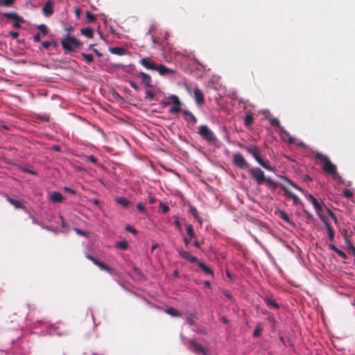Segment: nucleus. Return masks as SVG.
<instances>
[{"label":"nucleus","mask_w":355,"mask_h":355,"mask_svg":"<svg viewBox=\"0 0 355 355\" xmlns=\"http://www.w3.org/2000/svg\"><path fill=\"white\" fill-rule=\"evenodd\" d=\"M250 178L255 181L258 185L266 183L268 188L272 191H275L277 187V182H275L270 177H266L264 171L259 167H253L249 170Z\"/></svg>","instance_id":"f257e3e1"},{"label":"nucleus","mask_w":355,"mask_h":355,"mask_svg":"<svg viewBox=\"0 0 355 355\" xmlns=\"http://www.w3.org/2000/svg\"><path fill=\"white\" fill-rule=\"evenodd\" d=\"M315 157L320 162L322 168L325 173L331 175L334 180L340 183H343V179L337 171L336 166L330 161L329 158L327 155L320 153H317L315 154Z\"/></svg>","instance_id":"f03ea898"},{"label":"nucleus","mask_w":355,"mask_h":355,"mask_svg":"<svg viewBox=\"0 0 355 355\" xmlns=\"http://www.w3.org/2000/svg\"><path fill=\"white\" fill-rule=\"evenodd\" d=\"M244 148L252 155L255 160L265 169L269 171H274L275 168L271 166L269 160L263 159L261 156V150L254 145H249L244 147Z\"/></svg>","instance_id":"7ed1b4c3"},{"label":"nucleus","mask_w":355,"mask_h":355,"mask_svg":"<svg viewBox=\"0 0 355 355\" xmlns=\"http://www.w3.org/2000/svg\"><path fill=\"white\" fill-rule=\"evenodd\" d=\"M61 45L65 52L75 51L82 46V43L70 33L66 34L61 40Z\"/></svg>","instance_id":"20e7f679"},{"label":"nucleus","mask_w":355,"mask_h":355,"mask_svg":"<svg viewBox=\"0 0 355 355\" xmlns=\"http://www.w3.org/2000/svg\"><path fill=\"white\" fill-rule=\"evenodd\" d=\"M198 133L205 141L209 143H215L217 137L213 131L206 125H202L198 128Z\"/></svg>","instance_id":"39448f33"},{"label":"nucleus","mask_w":355,"mask_h":355,"mask_svg":"<svg viewBox=\"0 0 355 355\" xmlns=\"http://www.w3.org/2000/svg\"><path fill=\"white\" fill-rule=\"evenodd\" d=\"M85 257L93 262L96 266H98L101 270L107 272L110 274H113L114 270L105 263L98 261L95 257L89 254H86Z\"/></svg>","instance_id":"423d86ee"},{"label":"nucleus","mask_w":355,"mask_h":355,"mask_svg":"<svg viewBox=\"0 0 355 355\" xmlns=\"http://www.w3.org/2000/svg\"><path fill=\"white\" fill-rule=\"evenodd\" d=\"M306 198L313 205L320 219L321 220H324V219L327 218V217L322 214V211L323 210L322 206L319 203L318 200L311 194H309Z\"/></svg>","instance_id":"0eeeda50"},{"label":"nucleus","mask_w":355,"mask_h":355,"mask_svg":"<svg viewBox=\"0 0 355 355\" xmlns=\"http://www.w3.org/2000/svg\"><path fill=\"white\" fill-rule=\"evenodd\" d=\"M232 161L234 164L240 168H247L249 166L248 163L241 153H234Z\"/></svg>","instance_id":"6e6552de"},{"label":"nucleus","mask_w":355,"mask_h":355,"mask_svg":"<svg viewBox=\"0 0 355 355\" xmlns=\"http://www.w3.org/2000/svg\"><path fill=\"white\" fill-rule=\"evenodd\" d=\"M169 99L172 100L173 106L169 110V112L171 114H177L182 111V108L180 107V101L179 98L175 95H170Z\"/></svg>","instance_id":"1a4fd4ad"},{"label":"nucleus","mask_w":355,"mask_h":355,"mask_svg":"<svg viewBox=\"0 0 355 355\" xmlns=\"http://www.w3.org/2000/svg\"><path fill=\"white\" fill-rule=\"evenodd\" d=\"M135 76L138 78H140L141 80V83L146 87H153V80L150 75L144 72H138L135 74Z\"/></svg>","instance_id":"9d476101"},{"label":"nucleus","mask_w":355,"mask_h":355,"mask_svg":"<svg viewBox=\"0 0 355 355\" xmlns=\"http://www.w3.org/2000/svg\"><path fill=\"white\" fill-rule=\"evenodd\" d=\"M194 98L196 103L199 105H202L205 103V98L202 92L198 88L195 87L193 90Z\"/></svg>","instance_id":"9b49d317"},{"label":"nucleus","mask_w":355,"mask_h":355,"mask_svg":"<svg viewBox=\"0 0 355 355\" xmlns=\"http://www.w3.org/2000/svg\"><path fill=\"white\" fill-rule=\"evenodd\" d=\"M53 6L54 3L52 1H47L42 8L43 14L46 17L51 16L53 13Z\"/></svg>","instance_id":"f8f14e48"},{"label":"nucleus","mask_w":355,"mask_h":355,"mask_svg":"<svg viewBox=\"0 0 355 355\" xmlns=\"http://www.w3.org/2000/svg\"><path fill=\"white\" fill-rule=\"evenodd\" d=\"M140 64H142L147 69L155 71L157 64L153 62L149 58H144L140 60Z\"/></svg>","instance_id":"ddd939ff"},{"label":"nucleus","mask_w":355,"mask_h":355,"mask_svg":"<svg viewBox=\"0 0 355 355\" xmlns=\"http://www.w3.org/2000/svg\"><path fill=\"white\" fill-rule=\"evenodd\" d=\"M322 221L324 223V225L326 226L327 233V236H328L329 241H333L334 239V236H335V232H334V228L331 226L327 218H325L324 220H322Z\"/></svg>","instance_id":"4468645a"},{"label":"nucleus","mask_w":355,"mask_h":355,"mask_svg":"<svg viewBox=\"0 0 355 355\" xmlns=\"http://www.w3.org/2000/svg\"><path fill=\"white\" fill-rule=\"evenodd\" d=\"M269 122H270L271 125L277 126L279 129V130L281 131L282 133H284L286 135H288L289 136L288 132L284 129V128L283 126L281 125L278 119H277V118L269 119Z\"/></svg>","instance_id":"2eb2a0df"},{"label":"nucleus","mask_w":355,"mask_h":355,"mask_svg":"<svg viewBox=\"0 0 355 355\" xmlns=\"http://www.w3.org/2000/svg\"><path fill=\"white\" fill-rule=\"evenodd\" d=\"M155 71H158L159 73L162 76L166 75L167 73H174V70L167 68L163 64L157 65Z\"/></svg>","instance_id":"dca6fc26"},{"label":"nucleus","mask_w":355,"mask_h":355,"mask_svg":"<svg viewBox=\"0 0 355 355\" xmlns=\"http://www.w3.org/2000/svg\"><path fill=\"white\" fill-rule=\"evenodd\" d=\"M189 343L190 345H191L194 347L195 352L196 353H201L203 355H207L206 350L203 348V347L200 344H199V343H196V342H195L194 340H190L189 341Z\"/></svg>","instance_id":"f3484780"},{"label":"nucleus","mask_w":355,"mask_h":355,"mask_svg":"<svg viewBox=\"0 0 355 355\" xmlns=\"http://www.w3.org/2000/svg\"><path fill=\"white\" fill-rule=\"evenodd\" d=\"M7 201L13 205L16 209H25L23 202L20 200H17L10 198V196L6 197Z\"/></svg>","instance_id":"a211bd4d"},{"label":"nucleus","mask_w":355,"mask_h":355,"mask_svg":"<svg viewBox=\"0 0 355 355\" xmlns=\"http://www.w3.org/2000/svg\"><path fill=\"white\" fill-rule=\"evenodd\" d=\"M263 301L266 304L270 307L275 309H278L279 308V305L270 297L266 296L263 298Z\"/></svg>","instance_id":"6ab92c4d"},{"label":"nucleus","mask_w":355,"mask_h":355,"mask_svg":"<svg viewBox=\"0 0 355 355\" xmlns=\"http://www.w3.org/2000/svg\"><path fill=\"white\" fill-rule=\"evenodd\" d=\"M64 199L62 195L58 191H54L50 196V200L53 202H61Z\"/></svg>","instance_id":"aec40b11"},{"label":"nucleus","mask_w":355,"mask_h":355,"mask_svg":"<svg viewBox=\"0 0 355 355\" xmlns=\"http://www.w3.org/2000/svg\"><path fill=\"white\" fill-rule=\"evenodd\" d=\"M115 201L124 208H128L131 205V202L124 197H117L116 198Z\"/></svg>","instance_id":"412c9836"},{"label":"nucleus","mask_w":355,"mask_h":355,"mask_svg":"<svg viewBox=\"0 0 355 355\" xmlns=\"http://www.w3.org/2000/svg\"><path fill=\"white\" fill-rule=\"evenodd\" d=\"M198 266L205 272V274L211 276L214 275V272L212 269L210 267L207 266L206 264H205L203 262L198 263Z\"/></svg>","instance_id":"4be33fe9"},{"label":"nucleus","mask_w":355,"mask_h":355,"mask_svg":"<svg viewBox=\"0 0 355 355\" xmlns=\"http://www.w3.org/2000/svg\"><path fill=\"white\" fill-rule=\"evenodd\" d=\"M3 16L8 19H15V21H24V19L21 17L19 16L15 12H5L3 13Z\"/></svg>","instance_id":"5701e85b"},{"label":"nucleus","mask_w":355,"mask_h":355,"mask_svg":"<svg viewBox=\"0 0 355 355\" xmlns=\"http://www.w3.org/2000/svg\"><path fill=\"white\" fill-rule=\"evenodd\" d=\"M345 239L349 254L355 257V247L352 244L349 239L347 236H345Z\"/></svg>","instance_id":"b1692460"},{"label":"nucleus","mask_w":355,"mask_h":355,"mask_svg":"<svg viewBox=\"0 0 355 355\" xmlns=\"http://www.w3.org/2000/svg\"><path fill=\"white\" fill-rule=\"evenodd\" d=\"M186 230H187V234L188 236L190 237V239H194L196 237L195 230H194V228L192 225H191V224L186 225Z\"/></svg>","instance_id":"393cba45"},{"label":"nucleus","mask_w":355,"mask_h":355,"mask_svg":"<svg viewBox=\"0 0 355 355\" xmlns=\"http://www.w3.org/2000/svg\"><path fill=\"white\" fill-rule=\"evenodd\" d=\"M81 33L88 38H92L94 36L93 30L91 28H84L80 30Z\"/></svg>","instance_id":"a878e982"},{"label":"nucleus","mask_w":355,"mask_h":355,"mask_svg":"<svg viewBox=\"0 0 355 355\" xmlns=\"http://www.w3.org/2000/svg\"><path fill=\"white\" fill-rule=\"evenodd\" d=\"M110 51L113 54L122 55L125 54V50L121 47H112L110 49Z\"/></svg>","instance_id":"bb28decb"},{"label":"nucleus","mask_w":355,"mask_h":355,"mask_svg":"<svg viewBox=\"0 0 355 355\" xmlns=\"http://www.w3.org/2000/svg\"><path fill=\"white\" fill-rule=\"evenodd\" d=\"M254 122V117L252 114H247L244 119V125L246 127L250 126Z\"/></svg>","instance_id":"cd10ccee"},{"label":"nucleus","mask_w":355,"mask_h":355,"mask_svg":"<svg viewBox=\"0 0 355 355\" xmlns=\"http://www.w3.org/2000/svg\"><path fill=\"white\" fill-rule=\"evenodd\" d=\"M277 214L279 217L281 218L284 222L291 223L290 218L285 211L279 210Z\"/></svg>","instance_id":"c85d7f7f"},{"label":"nucleus","mask_w":355,"mask_h":355,"mask_svg":"<svg viewBox=\"0 0 355 355\" xmlns=\"http://www.w3.org/2000/svg\"><path fill=\"white\" fill-rule=\"evenodd\" d=\"M116 247L120 250H125L128 248V243L126 241H121L116 243Z\"/></svg>","instance_id":"c756f323"},{"label":"nucleus","mask_w":355,"mask_h":355,"mask_svg":"<svg viewBox=\"0 0 355 355\" xmlns=\"http://www.w3.org/2000/svg\"><path fill=\"white\" fill-rule=\"evenodd\" d=\"M166 313L175 317H179L181 315V313L173 308H168L166 309Z\"/></svg>","instance_id":"7c9ffc66"},{"label":"nucleus","mask_w":355,"mask_h":355,"mask_svg":"<svg viewBox=\"0 0 355 355\" xmlns=\"http://www.w3.org/2000/svg\"><path fill=\"white\" fill-rule=\"evenodd\" d=\"M179 254L181 256L182 258L184 259H186L189 261L190 259V257L191 256V253L189 252L185 251L184 250H180L178 251Z\"/></svg>","instance_id":"2f4dec72"},{"label":"nucleus","mask_w":355,"mask_h":355,"mask_svg":"<svg viewBox=\"0 0 355 355\" xmlns=\"http://www.w3.org/2000/svg\"><path fill=\"white\" fill-rule=\"evenodd\" d=\"M182 113L184 116H189L193 123H197V118L189 110H184L182 111Z\"/></svg>","instance_id":"473e14b6"},{"label":"nucleus","mask_w":355,"mask_h":355,"mask_svg":"<svg viewBox=\"0 0 355 355\" xmlns=\"http://www.w3.org/2000/svg\"><path fill=\"white\" fill-rule=\"evenodd\" d=\"M84 160L85 162H89L93 164H96L98 162V159L94 155H87L84 157Z\"/></svg>","instance_id":"72a5a7b5"},{"label":"nucleus","mask_w":355,"mask_h":355,"mask_svg":"<svg viewBox=\"0 0 355 355\" xmlns=\"http://www.w3.org/2000/svg\"><path fill=\"white\" fill-rule=\"evenodd\" d=\"M262 331L263 328L261 327V325L259 324H257L254 330L253 336L257 338L259 337Z\"/></svg>","instance_id":"f704fd0d"},{"label":"nucleus","mask_w":355,"mask_h":355,"mask_svg":"<svg viewBox=\"0 0 355 355\" xmlns=\"http://www.w3.org/2000/svg\"><path fill=\"white\" fill-rule=\"evenodd\" d=\"M190 211H191V213L192 214V216L196 219L198 220V221L200 220V217L199 216V213L197 210V209L196 207H191L190 208Z\"/></svg>","instance_id":"c9c22d12"},{"label":"nucleus","mask_w":355,"mask_h":355,"mask_svg":"<svg viewBox=\"0 0 355 355\" xmlns=\"http://www.w3.org/2000/svg\"><path fill=\"white\" fill-rule=\"evenodd\" d=\"M37 29L40 31L43 36H45L48 33V28L45 24H40L37 26Z\"/></svg>","instance_id":"e433bc0d"},{"label":"nucleus","mask_w":355,"mask_h":355,"mask_svg":"<svg viewBox=\"0 0 355 355\" xmlns=\"http://www.w3.org/2000/svg\"><path fill=\"white\" fill-rule=\"evenodd\" d=\"M81 55L87 60V63L90 64L94 61V57L92 54H87L82 53Z\"/></svg>","instance_id":"4c0bfd02"},{"label":"nucleus","mask_w":355,"mask_h":355,"mask_svg":"<svg viewBox=\"0 0 355 355\" xmlns=\"http://www.w3.org/2000/svg\"><path fill=\"white\" fill-rule=\"evenodd\" d=\"M86 18L89 22H94L96 19V15L90 12H87Z\"/></svg>","instance_id":"58836bf2"},{"label":"nucleus","mask_w":355,"mask_h":355,"mask_svg":"<svg viewBox=\"0 0 355 355\" xmlns=\"http://www.w3.org/2000/svg\"><path fill=\"white\" fill-rule=\"evenodd\" d=\"M15 0H0V6H10L13 3Z\"/></svg>","instance_id":"ea45409f"},{"label":"nucleus","mask_w":355,"mask_h":355,"mask_svg":"<svg viewBox=\"0 0 355 355\" xmlns=\"http://www.w3.org/2000/svg\"><path fill=\"white\" fill-rule=\"evenodd\" d=\"M74 231L78 235H80V236H85V237H87L88 236L87 232L83 231V230H80L79 228L75 227L74 228Z\"/></svg>","instance_id":"a19ab883"},{"label":"nucleus","mask_w":355,"mask_h":355,"mask_svg":"<svg viewBox=\"0 0 355 355\" xmlns=\"http://www.w3.org/2000/svg\"><path fill=\"white\" fill-rule=\"evenodd\" d=\"M343 196H345L347 198H350L353 196V193L349 189H345L343 191Z\"/></svg>","instance_id":"79ce46f5"},{"label":"nucleus","mask_w":355,"mask_h":355,"mask_svg":"<svg viewBox=\"0 0 355 355\" xmlns=\"http://www.w3.org/2000/svg\"><path fill=\"white\" fill-rule=\"evenodd\" d=\"M128 84H129V85H130L132 88H133L135 91H137V92H138V91H139V90H140V87H139V86L136 83H135L134 81H132V80H129V81H128Z\"/></svg>","instance_id":"37998d69"},{"label":"nucleus","mask_w":355,"mask_h":355,"mask_svg":"<svg viewBox=\"0 0 355 355\" xmlns=\"http://www.w3.org/2000/svg\"><path fill=\"white\" fill-rule=\"evenodd\" d=\"M159 208L161 209L162 213L166 214L169 211V207L164 203H160Z\"/></svg>","instance_id":"c03bdc74"},{"label":"nucleus","mask_w":355,"mask_h":355,"mask_svg":"<svg viewBox=\"0 0 355 355\" xmlns=\"http://www.w3.org/2000/svg\"><path fill=\"white\" fill-rule=\"evenodd\" d=\"M155 96V93L151 90H146V98L150 100H153Z\"/></svg>","instance_id":"a18cd8bd"},{"label":"nucleus","mask_w":355,"mask_h":355,"mask_svg":"<svg viewBox=\"0 0 355 355\" xmlns=\"http://www.w3.org/2000/svg\"><path fill=\"white\" fill-rule=\"evenodd\" d=\"M283 190L284 191L285 195L287 198H292V195H295L292 193L288 188L283 187Z\"/></svg>","instance_id":"49530a36"},{"label":"nucleus","mask_w":355,"mask_h":355,"mask_svg":"<svg viewBox=\"0 0 355 355\" xmlns=\"http://www.w3.org/2000/svg\"><path fill=\"white\" fill-rule=\"evenodd\" d=\"M137 209L141 212V213H145L146 212V209H145V207L143 203L141 202H139L137 205Z\"/></svg>","instance_id":"de8ad7c7"},{"label":"nucleus","mask_w":355,"mask_h":355,"mask_svg":"<svg viewBox=\"0 0 355 355\" xmlns=\"http://www.w3.org/2000/svg\"><path fill=\"white\" fill-rule=\"evenodd\" d=\"M125 229L126 231L130 232L134 234H136L137 233V230L130 226V225H128Z\"/></svg>","instance_id":"09e8293b"},{"label":"nucleus","mask_w":355,"mask_h":355,"mask_svg":"<svg viewBox=\"0 0 355 355\" xmlns=\"http://www.w3.org/2000/svg\"><path fill=\"white\" fill-rule=\"evenodd\" d=\"M303 213L306 215V217L309 220H314L313 215L306 209H303Z\"/></svg>","instance_id":"8fccbe9b"},{"label":"nucleus","mask_w":355,"mask_h":355,"mask_svg":"<svg viewBox=\"0 0 355 355\" xmlns=\"http://www.w3.org/2000/svg\"><path fill=\"white\" fill-rule=\"evenodd\" d=\"M336 254L343 259H346L347 258V254L340 249L336 252Z\"/></svg>","instance_id":"3c124183"},{"label":"nucleus","mask_w":355,"mask_h":355,"mask_svg":"<svg viewBox=\"0 0 355 355\" xmlns=\"http://www.w3.org/2000/svg\"><path fill=\"white\" fill-rule=\"evenodd\" d=\"M293 201V203L295 205H298L301 202V200H300V198L295 194V195H292V198H291Z\"/></svg>","instance_id":"603ef678"},{"label":"nucleus","mask_w":355,"mask_h":355,"mask_svg":"<svg viewBox=\"0 0 355 355\" xmlns=\"http://www.w3.org/2000/svg\"><path fill=\"white\" fill-rule=\"evenodd\" d=\"M327 211L329 215L331 216V218L334 220L335 223H336L337 222L336 216L329 209H327Z\"/></svg>","instance_id":"864d4df0"},{"label":"nucleus","mask_w":355,"mask_h":355,"mask_svg":"<svg viewBox=\"0 0 355 355\" xmlns=\"http://www.w3.org/2000/svg\"><path fill=\"white\" fill-rule=\"evenodd\" d=\"M162 103L164 104V105H171V103H173L172 102V100H170L169 99V96L167 98H165L162 101Z\"/></svg>","instance_id":"5fc2aeb1"},{"label":"nucleus","mask_w":355,"mask_h":355,"mask_svg":"<svg viewBox=\"0 0 355 355\" xmlns=\"http://www.w3.org/2000/svg\"><path fill=\"white\" fill-rule=\"evenodd\" d=\"M41 40V34L40 33H36L34 36H33V40L34 42H39Z\"/></svg>","instance_id":"6e6d98bb"},{"label":"nucleus","mask_w":355,"mask_h":355,"mask_svg":"<svg viewBox=\"0 0 355 355\" xmlns=\"http://www.w3.org/2000/svg\"><path fill=\"white\" fill-rule=\"evenodd\" d=\"M39 119H40L41 121H46V122H47V121H49L50 117H49V115L45 114V115H44V116H39Z\"/></svg>","instance_id":"4d7b16f0"},{"label":"nucleus","mask_w":355,"mask_h":355,"mask_svg":"<svg viewBox=\"0 0 355 355\" xmlns=\"http://www.w3.org/2000/svg\"><path fill=\"white\" fill-rule=\"evenodd\" d=\"M189 261L191 262V263H199L198 262V259L196 257V256H193L191 255L190 257V259H189Z\"/></svg>","instance_id":"13d9d810"},{"label":"nucleus","mask_w":355,"mask_h":355,"mask_svg":"<svg viewBox=\"0 0 355 355\" xmlns=\"http://www.w3.org/2000/svg\"><path fill=\"white\" fill-rule=\"evenodd\" d=\"M51 43L50 42L45 41L42 43V46L44 49H47L51 46Z\"/></svg>","instance_id":"bf43d9fd"},{"label":"nucleus","mask_w":355,"mask_h":355,"mask_svg":"<svg viewBox=\"0 0 355 355\" xmlns=\"http://www.w3.org/2000/svg\"><path fill=\"white\" fill-rule=\"evenodd\" d=\"M174 224H175V227H176L179 230H181V227H182V226H181V223H180V220H178V218H176V220L174 221Z\"/></svg>","instance_id":"052dcab7"},{"label":"nucleus","mask_w":355,"mask_h":355,"mask_svg":"<svg viewBox=\"0 0 355 355\" xmlns=\"http://www.w3.org/2000/svg\"><path fill=\"white\" fill-rule=\"evenodd\" d=\"M192 239H190V237H184L183 238V241H184V243L186 245H188L190 243H191V241Z\"/></svg>","instance_id":"680f3d73"},{"label":"nucleus","mask_w":355,"mask_h":355,"mask_svg":"<svg viewBox=\"0 0 355 355\" xmlns=\"http://www.w3.org/2000/svg\"><path fill=\"white\" fill-rule=\"evenodd\" d=\"M187 322L190 324V325H193L195 323V320L193 319V318L191 316H189L187 318Z\"/></svg>","instance_id":"e2e57ef3"},{"label":"nucleus","mask_w":355,"mask_h":355,"mask_svg":"<svg viewBox=\"0 0 355 355\" xmlns=\"http://www.w3.org/2000/svg\"><path fill=\"white\" fill-rule=\"evenodd\" d=\"M9 35H11L13 38H17L19 36V33L17 32L10 31Z\"/></svg>","instance_id":"0e129e2a"},{"label":"nucleus","mask_w":355,"mask_h":355,"mask_svg":"<svg viewBox=\"0 0 355 355\" xmlns=\"http://www.w3.org/2000/svg\"><path fill=\"white\" fill-rule=\"evenodd\" d=\"M329 248L332 250L333 251H334L336 253V252L338 250V248L334 244H330L329 245Z\"/></svg>","instance_id":"69168bd1"},{"label":"nucleus","mask_w":355,"mask_h":355,"mask_svg":"<svg viewBox=\"0 0 355 355\" xmlns=\"http://www.w3.org/2000/svg\"><path fill=\"white\" fill-rule=\"evenodd\" d=\"M20 22H21V21H16L13 24V25H12L13 28H21V26H20V24H19Z\"/></svg>","instance_id":"338daca9"},{"label":"nucleus","mask_w":355,"mask_h":355,"mask_svg":"<svg viewBox=\"0 0 355 355\" xmlns=\"http://www.w3.org/2000/svg\"><path fill=\"white\" fill-rule=\"evenodd\" d=\"M193 245L198 248H200V246H201V243L198 241V240H196L194 242H193Z\"/></svg>","instance_id":"774afa93"}]
</instances>
